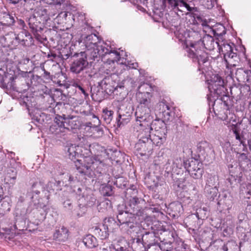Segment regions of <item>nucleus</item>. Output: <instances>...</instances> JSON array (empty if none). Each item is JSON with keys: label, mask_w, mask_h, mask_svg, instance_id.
<instances>
[{"label": "nucleus", "mask_w": 251, "mask_h": 251, "mask_svg": "<svg viewBox=\"0 0 251 251\" xmlns=\"http://www.w3.org/2000/svg\"><path fill=\"white\" fill-rule=\"evenodd\" d=\"M208 89L210 94L207 95V100L209 106L211 103L215 115L223 121L227 120L232 102L226 94L223 78L218 74L213 75L209 80Z\"/></svg>", "instance_id": "obj_1"}, {"label": "nucleus", "mask_w": 251, "mask_h": 251, "mask_svg": "<svg viewBox=\"0 0 251 251\" xmlns=\"http://www.w3.org/2000/svg\"><path fill=\"white\" fill-rule=\"evenodd\" d=\"M92 30L93 27L87 23H84L81 29L83 33H91L84 37L83 35L81 36L82 42L86 49L84 52L89 55V59L98 61L100 57L102 58L108 54L111 56L106 59L109 64L118 62L120 58V53L116 50H112L110 47L109 48L106 47V44L101 41L96 34H93Z\"/></svg>", "instance_id": "obj_2"}, {"label": "nucleus", "mask_w": 251, "mask_h": 251, "mask_svg": "<svg viewBox=\"0 0 251 251\" xmlns=\"http://www.w3.org/2000/svg\"><path fill=\"white\" fill-rule=\"evenodd\" d=\"M217 47L219 52L224 55V60L227 68L230 70L229 75L232 77L235 75L237 79L240 81V79L242 78L241 75H246L247 72L246 71L240 68L236 70L234 73V70L231 69V67H236L237 64L239 62V56L237 55L236 52L233 51L234 44H232L231 45L226 41H222L221 42L219 41Z\"/></svg>", "instance_id": "obj_3"}, {"label": "nucleus", "mask_w": 251, "mask_h": 251, "mask_svg": "<svg viewBox=\"0 0 251 251\" xmlns=\"http://www.w3.org/2000/svg\"><path fill=\"white\" fill-rule=\"evenodd\" d=\"M189 36L192 38L190 45L192 49H186L187 56L191 58L193 62L198 64L199 70H203L205 64L207 63L209 60L208 54L205 51L201 49L198 50V48H196L194 46L195 43L202 40V38L199 32L195 31H191Z\"/></svg>", "instance_id": "obj_4"}, {"label": "nucleus", "mask_w": 251, "mask_h": 251, "mask_svg": "<svg viewBox=\"0 0 251 251\" xmlns=\"http://www.w3.org/2000/svg\"><path fill=\"white\" fill-rule=\"evenodd\" d=\"M76 167L78 173L85 178L98 177L102 173L104 163L96 157H87L84 164Z\"/></svg>", "instance_id": "obj_5"}, {"label": "nucleus", "mask_w": 251, "mask_h": 251, "mask_svg": "<svg viewBox=\"0 0 251 251\" xmlns=\"http://www.w3.org/2000/svg\"><path fill=\"white\" fill-rule=\"evenodd\" d=\"M147 126L146 135L151 138V132L154 131L155 133L153 140L157 141V145L162 144L166 140L167 129L166 124L162 119L152 120L151 124Z\"/></svg>", "instance_id": "obj_6"}, {"label": "nucleus", "mask_w": 251, "mask_h": 251, "mask_svg": "<svg viewBox=\"0 0 251 251\" xmlns=\"http://www.w3.org/2000/svg\"><path fill=\"white\" fill-rule=\"evenodd\" d=\"M75 59H74L71 64L70 70L71 71L76 74L81 73L84 77L91 76V75L88 71L89 62L88 57L89 58V55L85 52H80L79 53H75L74 56ZM89 60H90L89 58Z\"/></svg>", "instance_id": "obj_7"}, {"label": "nucleus", "mask_w": 251, "mask_h": 251, "mask_svg": "<svg viewBox=\"0 0 251 251\" xmlns=\"http://www.w3.org/2000/svg\"><path fill=\"white\" fill-rule=\"evenodd\" d=\"M144 200L137 197H131L126 203L125 209L127 212L135 215L140 221L146 220L148 217L147 208H144Z\"/></svg>", "instance_id": "obj_8"}, {"label": "nucleus", "mask_w": 251, "mask_h": 251, "mask_svg": "<svg viewBox=\"0 0 251 251\" xmlns=\"http://www.w3.org/2000/svg\"><path fill=\"white\" fill-rule=\"evenodd\" d=\"M55 185L53 182H49L46 187V188L44 186V183L42 181H37L32 184L31 186L32 192L33 196L31 197L32 201L34 203V204H39V202H35L34 200L35 195H39L41 192H42V195L41 197L43 198H46L47 199H49L50 196V193L53 192V189L52 188V185Z\"/></svg>", "instance_id": "obj_9"}, {"label": "nucleus", "mask_w": 251, "mask_h": 251, "mask_svg": "<svg viewBox=\"0 0 251 251\" xmlns=\"http://www.w3.org/2000/svg\"><path fill=\"white\" fill-rule=\"evenodd\" d=\"M143 133L140 134V139L135 146L137 155L149 156L152 152V142L153 140L147 136L144 137Z\"/></svg>", "instance_id": "obj_10"}, {"label": "nucleus", "mask_w": 251, "mask_h": 251, "mask_svg": "<svg viewBox=\"0 0 251 251\" xmlns=\"http://www.w3.org/2000/svg\"><path fill=\"white\" fill-rule=\"evenodd\" d=\"M150 108L146 106H138L135 112L137 125L140 126H147L152 121V117L150 114Z\"/></svg>", "instance_id": "obj_11"}, {"label": "nucleus", "mask_w": 251, "mask_h": 251, "mask_svg": "<svg viewBox=\"0 0 251 251\" xmlns=\"http://www.w3.org/2000/svg\"><path fill=\"white\" fill-rule=\"evenodd\" d=\"M117 219L122 228H125L127 230L133 229L137 224L135 215L128 213L126 210L119 212Z\"/></svg>", "instance_id": "obj_12"}, {"label": "nucleus", "mask_w": 251, "mask_h": 251, "mask_svg": "<svg viewBox=\"0 0 251 251\" xmlns=\"http://www.w3.org/2000/svg\"><path fill=\"white\" fill-rule=\"evenodd\" d=\"M185 169L195 179L201 178L203 173L202 164L196 159H192L189 162L185 163Z\"/></svg>", "instance_id": "obj_13"}, {"label": "nucleus", "mask_w": 251, "mask_h": 251, "mask_svg": "<svg viewBox=\"0 0 251 251\" xmlns=\"http://www.w3.org/2000/svg\"><path fill=\"white\" fill-rule=\"evenodd\" d=\"M169 6L173 9L183 11L182 8H185L191 12L198 11V8L195 6L193 0H168Z\"/></svg>", "instance_id": "obj_14"}, {"label": "nucleus", "mask_w": 251, "mask_h": 251, "mask_svg": "<svg viewBox=\"0 0 251 251\" xmlns=\"http://www.w3.org/2000/svg\"><path fill=\"white\" fill-rule=\"evenodd\" d=\"M28 24L30 31L35 38L39 41H42L44 39L41 34L43 30L44 24L39 19H37L35 16L31 15L28 19Z\"/></svg>", "instance_id": "obj_15"}, {"label": "nucleus", "mask_w": 251, "mask_h": 251, "mask_svg": "<svg viewBox=\"0 0 251 251\" xmlns=\"http://www.w3.org/2000/svg\"><path fill=\"white\" fill-rule=\"evenodd\" d=\"M219 41H215L214 38L209 35L206 34L202 38V40L194 44L196 48L201 49L204 51V49L207 50H212L216 47H218Z\"/></svg>", "instance_id": "obj_16"}, {"label": "nucleus", "mask_w": 251, "mask_h": 251, "mask_svg": "<svg viewBox=\"0 0 251 251\" xmlns=\"http://www.w3.org/2000/svg\"><path fill=\"white\" fill-rule=\"evenodd\" d=\"M0 43L4 48L13 50L20 44V38L16 34L11 32L0 37Z\"/></svg>", "instance_id": "obj_17"}, {"label": "nucleus", "mask_w": 251, "mask_h": 251, "mask_svg": "<svg viewBox=\"0 0 251 251\" xmlns=\"http://www.w3.org/2000/svg\"><path fill=\"white\" fill-rule=\"evenodd\" d=\"M11 205L5 201L1 202L0 206V227L6 230L10 229L12 226L9 224V219L4 217V214L10 210Z\"/></svg>", "instance_id": "obj_18"}, {"label": "nucleus", "mask_w": 251, "mask_h": 251, "mask_svg": "<svg viewBox=\"0 0 251 251\" xmlns=\"http://www.w3.org/2000/svg\"><path fill=\"white\" fill-rule=\"evenodd\" d=\"M66 126L69 128V132L72 130L79 129L81 126L80 118L76 116L66 115Z\"/></svg>", "instance_id": "obj_19"}, {"label": "nucleus", "mask_w": 251, "mask_h": 251, "mask_svg": "<svg viewBox=\"0 0 251 251\" xmlns=\"http://www.w3.org/2000/svg\"><path fill=\"white\" fill-rule=\"evenodd\" d=\"M99 85L101 89L106 94L110 95L117 89V86L113 85V82L111 76L104 77L100 83Z\"/></svg>", "instance_id": "obj_20"}, {"label": "nucleus", "mask_w": 251, "mask_h": 251, "mask_svg": "<svg viewBox=\"0 0 251 251\" xmlns=\"http://www.w3.org/2000/svg\"><path fill=\"white\" fill-rule=\"evenodd\" d=\"M16 79V78H15L12 76L8 75V77H6L4 82L5 85H3V86H2V88L8 91L22 93L25 90V89H22L20 87L17 86Z\"/></svg>", "instance_id": "obj_21"}, {"label": "nucleus", "mask_w": 251, "mask_h": 251, "mask_svg": "<svg viewBox=\"0 0 251 251\" xmlns=\"http://www.w3.org/2000/svg\"><path fill=\"white\" fill-rule=\"evenodd\" d=\"M32 16H35L37 19H39L40 21H42V23L45 24L50 20V16L52 17L54 15H50L47 9L41 7L35 9Z\"/></svg>", "instance_id": "obj_22"}, {"label": "nucleus", "mask_w": 251, "mask_h": 251, "mask_svg": "<svg viewBox=\"0 0 251 251\" xmlns=\"http://www.w3.org/2000/svg\"><path fill=\"white\" fill-rule=\"evenodd\" d=\"M118 116L116 119L117 126L120 127L127 124L130 120L131 113L129 111H126L123 108H119L118 112Z\"/></svg>", "instance_id": "obj_23"}, {"label": "nucleus", "mask_w": 251, "mask_h": 251, "mask_svg": "<svg viewBox=\"0 0 251 251\" xmlns=\"http://www.w3.org/2000/svg\"><path fill=\"white\" fill-rule=\"evenodd\" d=\"M14 14L7 11H2L0 13V21L2 25L10 26L15 22Z\"/></svg>", "instance_id": "obj_24"}, {"label": "nucleus", "mask_w": 251, "mask_h": 251, "mask_svg": "<svg viewBox=\"0 0 251 251\" xmlns=\"http://www.w3.org/2000/svg\"><path fill=\"white\" fill-rule=\"evenodd\" d=\"M136 95L137 100L140 103L139 106H146L150 108L151 106V100L152 97L151 94L137 92Z\"/></svg>", "instance_id": "obj_25"}, {"label": "nucleus", "mask_w": 251, "mask_h": 251, "mask_svg": "<svg viewBox=\"0 0 251 251\" xmlns=\"http://www.w3.org/2000/svg\"><path fill=\"white\" fill-rule=\"evenodd\" d=\"M129 247L134 251H146L147 249L142 239L139 237L132 238L129 241Z\"/></svg>", "instance_id": "obj_26"}, {"label": "nucleus", "mask_w": 251, "mask_h": 251, "mask_svg": "<svg viewBox=\"0 0 251 251\" xmlns=\"http://www.w3.org/2000/svg\"><path fill=\"white\" fill-rule=\"evenodd\" d=\"M247 223H243L242 226L237 227V234L239 239L243 241H247L250 235L249 229L247 228Z\"/></svg>", "instance_id": "obj_27"}, {"label": "nucleus", "mask_w": 251, "mask_h": 251, "mask_svg": "<svg viewBox=\"0 0 251 251\" xmlns=\"http://www.w3.org/2000/svg\"><path fill=\"white\" fill-rule=\"evenodd\" d=\"M68 237V230L64 226L56 229L53 234V239L60 242H64Z\"/></svg>", "instance_id": "obj_28"}, {"label": "nucleus", "mask_w": 251, "mask_h": 251, "mask_svg": "<svg viewBox=\"0 0 251 251\" xmlns=\"http://www.w3.org/2000/svg\"><path fill=\"white\" fill-rule=\"evenodd\" d=\"M53 122L56 123V125L60 126L59 129H62V131H64V132L69 133V128L67 127L66 124V115H56L53 118Z\"/></svg>", "instance_id": "obj_29"}, {"label": "nucleus", "mask_w": 251, "mask_h": 251, "mask_svg": "<svg viewBox=\"0 0 251 251\" xmlns=\"http://www.w3.org/2000/svg\"><path fill=\"white\" fill-rule=\"evenodd\" d=\"M93 228L94 233L101 239H105L108 237L109 229L107 227H105V226L101 225L99 226H95Z\"/></svg>", "instance_id": "obj_30"}, {"label": "nucleus", "mask_w": 251, "mask_h": 251, "mask_svg": "<svg viewBox=\"0 0 251 251\" xmlns=\"http://www.w3.org/2000/svg\"><path fill=\"white\" fill-rule=\"evenodd\" d=\"M129 247V242L124 238L119 239L116 243L112 244L110 247V249H113L115 251H120L121 250L126 249Z\"/></svg>", "instance_id": "obj_31"}, {"label": "nucleus", "mask_w": 251, "mask_h": 251, "mask_svg": "<svg viewBox=\"0 0 251 251\" xmlns=\"http://www.w3.org/2000/svg\"><path fill=\"white\" fill-rule=\"evenodd\" d=\"M198 150L199 153L202 155L213 151L211 145L206 141H202L198 144Z\"/></svg>", "instance_id": "obj_32"}, {"label": "nucleus", "mask_w": 251, "mask_h": 251, "mask_svg": "<svg viewBox=\"0 0 251 251\" xmlns=\"http://www.w3.org/2000/svg\"><path fill=\"white\" fill-rule=\"evenodd\" d=\"M155 238L156 237L153 232H146L142 237L143 242L147 248L156 243Z\"/></svg>", "instance_id": "obj_33"}, {"label": "nucleus", "mask_w": 251, "mask_h": 251, "mask_svg": "<svg viewBox=\"0 0 251 251\" xmlns=\"http://www.w3.org/2000/svg\"><path fill=\"white\" fill-rule=\"evenodd\" d=\"M82 242L89 249L95 248L98 245L96 238L90 234L86 235L83 239Z\"/></svg>", "instance_id": "obj_34"}, {"label": "nucleus", "mask_w": 251, "mask_h": 251, "mask_svg": "<svg viewBox=\"0 0 251 251\" xmlns=\"http://www.w3.org/2000/svg\"><path fill=\"white\" fill-rule=\"evenodd\" d=\"M17 171L14 168H9L7 171V173L5 177V181L7 183L14 185L16 182L17 177Z\"/></svg>", "instance_id": "obj_35"}, {"label": "nucleus", "mask_w": 251, "mask_h": 251, "mask_svg": "<svg viewBox=\"0 0 251 251\" xmlns=\"http://www.w3.org/2000/svg\"><path fill=\"white\" fill-rule=\"evenodd\" d=\"M231 129L235 136V138L240 141V144L243 146V150L244 151H247V143L245 141L242 139V137L240 135L239 128L238 127V124H233L232 125Z\"/></svg>", "instance_id": "obj_36"}, {"label": "nucleus", "mask_w": 251, "mask_h": 251, "mask_svg": "<svg viewBox=\"0 0 251 251\" xmlns=\"http://www.w3.org/2000/svg\"><path fill=\"white\" fill-rule=\"evenodd\" d=\"M77 147L75 145H71L66 147L68 157L72 160L75 159L79 156V153L77 152Z\"/></svg>", "instance_id": "obj_37"}, {"label": "nucleus", "mask_w": 251, "mask_h": 251, "mask_svg": "<svg viewBox=\"0 0 251 251\" xmlns=\"http://www.w3.org/2000/svg\"><path fill=\"white\" fill-rule=\"evenodd\" d=\"M60 126L56 125L54 122H53L52 125L50 126L49 130L52 133L58 137H62L68 134L67 132L62 131V129H60Z\"/></svg>", "instance_id": "obj_38"}, {"label": "nucleus", "mask_w": 251, "mask_h": 251, "mask_svg": "<svg viewBox=\"0 0 251 251\" xmlns=\"http://www.w3.org/2000/svg\"><path fill=\"white\" fill-rule=\"evenodd\" d=\"M100 147L99 145L97 143H93L90 144L86 142V144H84V149L86 150L85 154L87 155L90 154H96L97 152L95 150Z\"/></svg>", "instance_id": "obj_39"}, {"label": "nucleus", "mask_w": 251, "mask_h": 251, "mask_svg": "<svg viewBox=\"0 0 251 251\" xmlns=\"http://www.w3.org/2000/svg\"><path fill=\"white\" fill-rule=\"evenodd\" d=\"M204 192L208 199L210 201H213L217 196L218 190L217 187H209L208 186H205Z\"/></svg>", "instance_id": "obj_40"}, {"label": "nucleus", "mask_w": 251, "mask_h": 251, "mask_svg": "<svg viewBox=\"0 0 251 251\" xmlns=\"http://www.w3.org/2000/svg\"><path fill=\"white\" fill-rule=\"evenodd\" d=\"M170 107L167 101L163 99L160 100L156 105L155 110L158 111V114L161 116V114L164 112V111H166L167 109L170 108Z\"/></svg>", "instance_id": "obj_41"}, {"label": "nucleus", "mask_w": 251, "mask_h": 251, "mask_svg": "<svg viewBox=\"0 0 251 251\" xmlns=\"http://www.w3.org/2000/svg\"><path fill=\"white\" fill-rule=\"evenodd\" d=\"M162 167L163 169L164 170L165 172L168 174L170 173L178 174L179 173V171H176V168H174L173 164L172 163V164L171 161L168 159L166 160Z\"/></svg>", "instance_id": "obj_42"}, {"label": "nucleus", "mask_w": 251, "mask_h": 251, "mask_svg": "<svg viewBox=\"0 0 251 251\" xmlns=\"http://www.w3.org/2000/svg\"><path fill=\"white\" fill-rule=\"evenodd\" d=\"M26 39H20V44L24 47H30L34 44V40L29 32L25 31Z\"/></svg>", "instance_id": "obj_43"}, {"label": "nucleus", "mask_w": 251, "mask_h": 251, "mask_svg": "<svg viewBox=\"0 0 251 251\" xmlns=\"http://www.w3.org/2000/svg\"><path fill=\"white\" fill-rule=\"evenodd\" d=\"M189 160L185 161L180 158H176L174 160L173 164L174 168H176V171L180 172L179 170L182 169V167L185 168V163L189 162Z\"/></svg>", "instance_id": "obj_44"}, {"label": "nucleus", "mask_w": 251, "mask_h": 251, "mask_svg": "<svg viewBox=\"0 0 251 251\" xmlns=\"http://www.w3.org/2000/svg\"><path fill=\"white\" fill-rule=\"evenodd\" d=\"M195 215L198 219L204 220L208 216L207 207L199 208L197 209Z\"/></svg>", "instance_id": "obj_45"}, {"label": "nucleus", "mask_w": 251, "mask_h": 251, "mask_svg": "<svg viewBox=\"0 0 251 251\" xmlns=\"http://www.w3.org/2000/svg\"><path fill=\"white\" fill-rule=\"evenodd\" d=\"M113 112L111 110H108L107 108L103 109L102 118L105 122L108 124H110L113 118Z\"/></svg>", "instance_id": "obj_46"}, {"label": "nucleus", "mask_w": 251, "mask_h": 251, "mask_svg": "<svg viewBox=\"0 0 251 251\" xmlns=\"http://www.w3.org/2000/svg\"><path fill=\"white\" fill-rule=\"evenodd\" d=\"M161 115H162V120L164 122L165 121H172L174 117V113L172 111L171 108L167 109L166 111H164V112L161 114Z\"/></svg>", "instance_id": "obj_47"}, {"label": "nucleus", "mask_w": 251, "mask_h": 251, "mask_svg": "<svg viewBox=\"0 0 251 251\" xmlns=\"http://www.w3.org/2000/svg\"><path fill=\"white\" fill-rule=\"evenodd\" d=\"M152 91V86L148 83L141 84L138 88V92L139 93L151 94Z\"/></svg>", "instance_id": "obj_48"}, {"label": "nucleus", "mask_w": 251, "mask_h": 251, "mask_svg": "<svg viewBox=\"0 0 251 251\" xmlns=\"http://www.w3.org/2000/svg\"><path fill=\"white\" fill-rule=\"evenodd\" d=\"M100 192L104 196H111L114 194L112 186L109 184L102 186Z\"/></svg>", "instance_id": "obj_49"}, {"label": "nucleus", "mask_w": 251, "mask_h": 251, "mask_svg": "<svg viewBox=\"0 0 251 251\" xmlns=\"http://www.w3.org/2000/svg\"><path fill=\"white\" fill-rule=\"evenodd\" d=\"M73 86L77 88H78V90L80 91V92L83 94L84 98L86 99L89 96V93L88 91H89V89L88 87H85L83 86V85L78 83L75 82L73 84Z\"/></svg>", "instance_id": "obj_50"}, {"label": "nucleus", "mask_w": 251, "mask_h": 251, "mask_svg": "<svg viewBox=\"0 0 251 251\" xmlns=\"http://www.w3.org/2000/svg\"><path fill=\"white\" fill-rule=\"evenodd\" d=\"M174 185L179 189L185 190L187 187L186 179L183 178L177 179L175 181Z\"/></svg>", "instance_id": "obj_51"}, {"label": "nucleus", "mask_w": 251, "mask_h": 251, "mask_svg": "<svg viewBox=\"0 0 251 251\" xmlns=\"http://www.w3.org/2000/svg\"><path fill=\"white\" fill-rule=\"evenodd\" d=\"M167 159L163 156H157L155 157L154 160V164L159 167H162Z\"/></svg>", "instance_id": "obj_52"}, {"label": "nucleus", "mask_w": 251, "mask_h": 251, "mask_svg": "<svg viewBox=\"0 0 251 251\" xmlns=\"http://www.w3.org/2000/svg\"><path fill=\"white\" fill-rule=\"evenodd\" d=\"M84 199L86 201L85 204L89 206H93L96 201V199L94 197L90 195L87 194L86 195V196H85Z\"/></svg>", "instance_id": "obj_53"}, {"label": "nucleus", "mask_w": 251, "mask_h": 251, "mask_svg": "<svg viewBox=\"0 0 251 251\" xmlns=\"http://www.w3.org/2000/svg\"><path fill=\"white\" fill-rule=\"evenodd\" d=\"M202 4L207 9L212 8L216 4L215 0H201Z\"/></svg>", "instance_id": "obj_54"}, {"label": "nucleus", "mask_w": 251, "mask_h": 251, "mask_svg": "<svg viewBox=\"0 0 251 251\" xmlns=\"http://www.w3.org/2000/svg\"><path fill=\"white\" fill-rule=\"evenodd\" d=\"M115 224V220L113 218L109 217L105 218L103 220V226H105V227H107V229H109V227Z\"/></svg>", "instance_id": "obj_55"}, {"label": "nucleus", "mask_w": 251, "mask_h": 251, "mask_svg": "<svg viewBox=\"0 0 251 251\" xmlns=\"http://www.w3.org/2000/svg\"><path fill=\"white\" fill-rule=\"evenodd\" d=\"M216 177L215 176H210L208 177L206 180L205 186L216 187Z\"/></svg>", "instance_id": "obj_56"}, {"label": "nucleus", "mask_w": 251, "mask_h": 251, "mask_svg": "<svg viewBox=\"0 0 251 251\" xmlns=\"http://www.w3.org/2000/svg\"><path fill=\"white\" fill-rule=\"evenodd\" d=\"M73 191L75 193H76V194L79 196H81L82 198H84L85 197V194L86 192V190L85 189H84L83 187L81 188L80 187H75L74 189H73Z\"/></svg>", "instance_id": "obj_57"}, {"label": "nucleus", "mask_w": 251, "mask_h": 251, "mask_svg": "<svg viewBox=\"0 0 251 251\" xmlns=\"http://www.w3.org/2000/svg\"><path fill=\"white\" fill-rule=\"evenodd\" d=\"M149 203H150V206H153V207H150V208H148V207H144V208H147L148 209L147 210V211H149V210H151V211L152 212H159V205L157 203H154L153 201H151L150 202H149Z\"/></svg>", "instance_id": "obj_58"}, {"label": "nucleus", "mask_w": 251, "mask_h": 251, "mask_svg": "<svg viewBox=\"0 0 251 251\" xmlns=\"http://www.w3.org/2000/svg\"><path fill=\"white\" fill-rule=\"evenodd\" d=\"M162 248L161 245L158 244H154L151 246L147 248L146 251H162Z\"/></svg>", "instance_id": "obj_59"}, {"label": "nucleus", "mask_w": 251, "mask_h": 251, "mask_svg": "<svg viewBox=\"0 0 251 251\" xmlns=\"http://www.w3.org/2000/svg\"><path fill=\"white\" fill-rule=\"evenodd\" d=\"M40 68L42 69V71L43 72V74H42L41 76L47 80H50L51 79V76L50 75V73L47 71H46L44 68V64H40Z\"/></svg>", "instance_id": "obj_60"}, {"label": "nucleus", "mask_w": 251, "mask_h": 251, "mask_svg": "<svg viewBox=\"0 0 251 251\" xmlns=\"http://www.w3.org/2000/svg\"><path fill=\"white\" fill-rule=\"evenodd\" d=\"M238 159L239 162H248L250 161V159L248 158V155L246 153H239V155L238 156Z\"/></svg>", "instance_id": "obj_61"}, {"label": "nucleus", "mask_w": 251, "mask_h": 251, "mask_svg": "<svg viewBox=\"0 0 251 251\" xmlns=\"http://www.w3.org/2000/svg\"><path fill=\"white\" fill-rule=\"evenodd\" d=\"M220 28H221L222 29V32H218V29H213L212 32L214 36H222L226 33L225 29L224 26L221 25Z\"/></svg>", "instance_id": "obj_62"}, {"label": "nucleus", "mask_w": 251, "mask_h": 251, "mask_svg": "<svg viewBox=\"0 0 251 251\" xmlns=\"http://www.w3.org/2000/svg\"><path fill=\"white\" fill-rule=\"evenodd\" d=\"M48 4L61 5L64 0H42Z\"/></svg>", "instance_id": "obj_63"}, {"label": "nucleus", "mask_w": 251, "mask_h": 251, "mask_svg": "<svg viewBox=\"0 0 251 251\" xmlns=\"http://www.w3.org/2000/svg\"><path fill=\"white\" fill-rule=\"evenodd\" d=\"M222 148L224 151L226 153L229 152L231 150V145L229 142H226L222 144Z\"/></svg>", "instance_id": "obj_64"}]
</instances>
